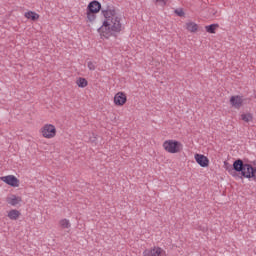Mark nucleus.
<instances>
[{"instance_id": "nucleus-1", "label": "nucleus", "mask_w": 256, "mask_h": 256, "mask_svg": "<svg viewBox=\"0 0 256 256\" xmlns=\"http://www.w3.org/2000/svg\"><path fill=\"white\" fill-rule=\"evenodd\" d=\"M102 15L104 17L103 25L98 29L99 33L105 39H109L114 33H121L123 31L122 18L117 13L114 7L108 6L106 9H102Z\"/></svg>"}, {"instance_id": "nucleus-2", "label": "nucleus", "mask_w": 256, "mask_h": 256, "mask_svg": "<svg viewBox=\"0 0 256 256\" xmlns=\"http://www.w3.org/2000/svg\"><path fill=\"white\" fill-rule=\"evenodd\" d=\"M233 169L237 173H241L242 177L245 179H253L256 181V167H253L251 164L244 163L243 160L238 159L233 163Z\"/></svg>"}, {"instance_id": "nucleus-3", "label": "nucleus", "mask_w": 256, "mask_h": 256, "mask_svg": "<svg viewBox=\"0 0 256 256\" xmlns=\"http://www.w3.org/2000/svg\"><path fill=\"white\" fill-rule=\"evenodd\" d=\"M162 147L167 153L173 155L183 151V143L173 139L164 141Z\"/></svg>"}, {"instance_id": "nucleus-4", "label": "nucleus", "mask_w": 256, "mask_h": 256, "mask_svg": "<svg viewBox=\"0 0 256 256\" xmlns=\"http://www.w3.org/2000/svg\"><path fill=\"white\" fill-rule=\"evenodd\" d=\"M40 133L45 139H53L57 135V128L53 124H45L41 129Z\"/></svg>"}, {"instance_id": "nucleus-5", "label": "nucleus", "mask_w": 256, "mask_h": 256, "mask_svg": "<svg viewBox=\"0 0 256 256\" xmlns=\"http://www.w3.org/2000/svg\"><path fill=\"white\" fill-rule=\"evenodd\" d=\"M0 180L10 187H19V180L15 177V175L2 176Z\"/></svg>"}, {"instance_id": "nucleus-6", "label": "nucleus", "mask_w": 256, "mask_h": 256, "mask_svg": "<svg viewBox=\"0 0 256 256\" xmlns=\"http://www.w3.org/2000/svg\"><path fill=\"white\" fill-rule=\"evenodd\" d=\"M165 255V250L161 247H153L151 249H146L143 251V256H163Z\"/></svg>"}, {"instance_id": "nucleus-7", "label": "nucleus", "mask_w": 256, "mask_h": 256, "mask_svg": "<svg viewBox=\"0 0 256 256\" xmlns=\"http://www.w3.org/2000/svg\"><path fill=\"white\" fill-rule=\"evenodd\" d=\"M125 103H127V95L124 92H118L114 96V104L118 107H123Z\"/></svg>"}, {"instance_id": "nucleus-8", "label": "nucleus", "mask_w": 256, "mask_h": 256, "mask_svg": "<svg viewBox=\"0 0 256 256\" xmlns=\"http://www.w3.org/2000/svg\"><path fill=\"white\" fill-rule=\"evenodd\" d=\"M194 159L200 167H209V158L203 154H195Z\"/></svg>"}, {"instance_id": "nucleus-9", "label": "nucleus", "mask_w": 256, "mask_h": 256, "mask_svg": "<svg viewBox=\"0 0 256 256\" xmlns=\"http://www.w3.org/2000/svg\"><path fill=\"white\" fill-rule=\"evenodd\" d=\"M230 104L234 109H241L243 107V97L237 95L230 98Z\"/></svg>"}, {"instance_id": "nucleus-10", "label": "nucleus", "mask_w": 256, "mask_h": 256, "mask_svg": "<svg viewBox=\"0 0 256 256\" xmlns=\"http://www.w3.org/2000/svg\"><path fill=\"white\" fill-rule=\"evenodd\" d=\"M87 11H90V13H99V11H101V3L97 0L90 2Z\"/></svg>"}, {"instance_id": "nucleus-11", "label": "nucleus", "mask_w": 256, "mask_h": 256, "mask_svg": "<svg viewBox=\"0 0 256 256\" xmlns=\"http://www.w3.org/2000/svg\"><path fill=\"white\" fill-rule=\"evenodd\" d=\"M6 201L8 205L15 207V205H19V203H21L22 199L19 196H15V194H11L6 198Z\"/></svg>"}, {"instance_id": "nucleus-12", "label": "nucleus", "mask_w": 256, "mask_h": 256, "mask_svg": "<svg viewBox=\"0 0 256 256\" xmlns=\"http://www.w3.org/2000/svg\"><path fill=\"white\" fill-rule=\"evenodd\" d=\"M186 29L190 33H196V31L199 29V26L195 22H188L186 23Z\"/></svg>"}, {"instance_id": "nucleus-13", "label": "nucleus", "mask_w": 256, "mask_h": 256, "mask_svg": "<svg viewBox=\"0 0 256 256\" xmlns=\"http://www.w3.org/2000/svg\"><path fill=\"white\" fill-rule=\"evenodd\" d=\"M20 216H21V212H19L18 210H10L8 212V217L12 221H17V219H19Z\"/></svg>"}, {"instance_id": "nucleus-14", "label": "nucleus", "mask_w": 256, "mask_h": 256, "mask_svg": "<svg viewBox=\"0 0 256 256\" xmlns=\"http://www.w3.org/2000/svg\"><path fill=\"white\" fill-rule=\"evenodd\" d=\"M24 17H26V19H31V21H37V19H39V14L33 11H28L24 14Z\"/></svg>"}, {"instance_id": "nucleus-15", "label": "nucleus", "mask_w": 256, "mask_h": 256, "mask_svg": "<svg viewBox=\"0 0 256 256\" xmlns=\"http://www.w3.org/2000/svg\"><path fill=\"white\" fill-rule=\"evenodd\" d=\"M240 119L242 121H244V123H251V122H253V114L243 113V114H241Z\"/></svg>"}, {"instance_id": "nucleus-16", "label": "nucleus", "mask_w": 256, "mask_h": 256, "mask_svg": "<svg viewBox=\"0 0 256 256\" xmlns=\"http://www.w3.org/2000/svg\"><path fill=\"white\" fill-rule=\"evenodd\" d=\"M59 225L61 227V229H71V222L69 221V219H61L59 221Z\"/></svg>"}, {"instance_id": "nucleus-17", "label": "nucleus", "mask_w": 256, "mask_h": 256, "mask_svg": "<svg viewBox=\"0 0 256 256\" xmlns=\"http://www.w3.org/2000/svg\"><path fill=\"white\" fill-rule=\"evenodd\" d=\"M206 32L207 33H215V31H217V29H219V24H211L208 26H205Z\"/></svg>"}, {"instance_id": "nucleus-18", "label": "nucleus", "mask_w": 256, "mask_h": 256, "mask_svg": "<svg viewBox=\"0 0 256 256\" xmlns=\"http://www.w3.org/2000/svg\"><path fill=\"white\" fill-rule=\"evenodd\" d=\"M76 84L78 85V87H81L82 89H84V87H87L88 82H87V79H85V78H79L76 81Z\"/></svg>"}, {"instance_id": "nucleus-19", "label": "nucleus", "mask_w": 256, "mask_h": 256, "mask_svg": "<svg viewBox=\"0 0 256 256\" xmlns=\"http://www.w3.org/2000/svg\"><path fill=\"white\" fill-rule=\"evenodd\" d=\"M96 13L97 12H90L89 10H87V19H88V21H90V22L95 21V19H97Z\"/></svg>"}, {"instance_id": "nucleus-20", "label": "nucleus", "mask_w": 256, "mask_h": 256, "mask_svg": "<svg viewBox=\"0 0 256 256\" xmlns=\"http://www.w3.org/2000/svg\"><path fill=\"white\" fill-rule=\"evenodd\" d=\"M168 0H155L156 5H159L160 7H165L167 5Z\"/></svg>"}, {"instance_id": "nucleus-21", "label": "nucleus", "mask_w": 256, "mask_h": 256, "mask_svg": "<svg viewBox=\"0 0 256 256\" xmlns=\"http://www.w3.org/2000/svg\"><path fill=\"white\" fill-rule=\"evenodd\" d=\"M87 67H88V69H89L90 71H95V69H96L95 63H93V62H91V61L88 62Z\"/></svg>"}, {"instance_id": "nucleus-22", "label": "nucleus", "mask_w": 256, "mask_h": 256, "mask_svg": "<svg viewBox=\"0 0 256 256\" xmlns=\"http://www.w3.org/2000/svg\"><path fill=\"white\" fill-rule=\"evenodd\" d=\"M175 13L178 17H183L185 15V12L182 9H176Z\"/></svg>"}, {"instance_id": "nucleus-23", "label": "nucleus", "mask_w": 256, "mask_h": 256, "mask_svg": "<svg viewBox=\"0 0 256 256\" xmlns=\"http://www.w3.org/2000/svg\"><path fill=\"white\" fill-rule=\"evenodd\" d=\"M201 231H207V228H206V227H203V228L201 229Z\"/></svg>"}]
</instances>
